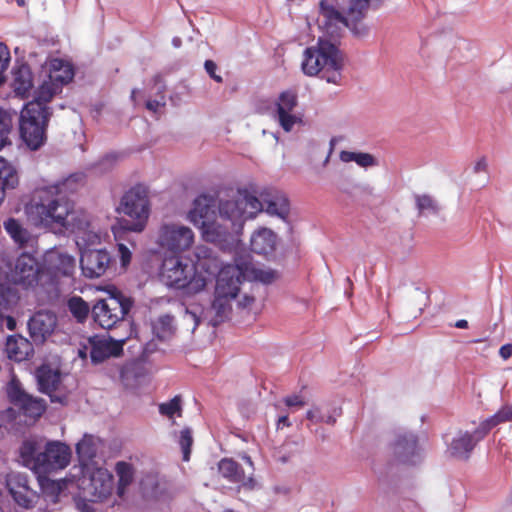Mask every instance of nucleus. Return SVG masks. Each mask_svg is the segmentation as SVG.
Segmentation results:
<instances>
[{"mask_svg":"<svg viewBox=\"0 0 512 512\" xmlns=\"http://www.w3.org/2000/svg\"><path fill=\"white\" fill-rule=\"evenodd\" d=\"M120 379L127 388L136 389L148 382L150 378L142 364L131 363L121 369Z\"/></svg>","mask_w":512,"mask_h":512,"instance_id":"31","label":"nucleus"},{"mask_svg":"<svg viewBox=\"0 0 512 512\" xmlns=\"http://www.w3.org/2000/svg\"><path fill=\"white\" fill-rule=\"evenodd\" d=\"M48 114L37 103H27L19 118L20 138L31 151L39 150L47 140Z\"/></svg>","mask_w":512,"mask_h":512,"instance_id":"9","label":"nucleus"},{"mask_svg":"<svg viewBox=\"0 0 512 512\" xmlns=\"http://www.w3.org/2000/svg\"><path fill=\"white\" fill-rule=\"evenodd\" d=\"M61 90L56 89L53 83L49 80L44 79L42 84L34 91L33 100L29 103H37L40 108L43 109V114L52 115V111L50 107H48V103L53 98V96L59 93Z\"/></svg>","mask_w":512,"mask_h":512,"instance_id":"39","label":"nucleus"},{"mask_svg":"<svg viewBox=\"0 0 512 512\" xmlns=\"http://www.w3.org/2000/svg\"><path fill=\"white\" fill-rule=\"evenodd\" d=\"M214 280L216 282L214 292L228 295L230 298L238 296L242 283H240L239 278L229 269L227 264L221 267Z\"/></svg>","mask_w":512,"mask_h":512,"instance_id":"29","label":"nucleus"},{"mask_svg":"<svg viewBox=\"0 0 512 512\" xmlns=\"http://www.w3.org/2000/svg\"><path fill=\"white\" fill-rule=\"evenodd\" d=\"M6 485L14 501L23 508H32L37 503L40 494L35 491L26 474L11 472L6 477Z\"/></svg>","mask_w":512,"mask_h":512,"instance_id":"20","label":"nucleus"},{"mask_svg":"<svg viewBox=\"0 0 512 512\" xmlns=\"http://www.w3.org/2000/svg\"><path fill=\"white\" fill-rule=\"evenodd\" d=\"M118 158L119 155L117 153H108L99 160L96 167L101 172L108 171L112 169Z\"/></svg>","mask_w":512,"mask_h":512,"instance_id":"55","label":"nucleus"},{"mask_svg":"<svg viewBox=\"0 0 512 512\" xmlns=\"http://www.w3.org/2000/svg\"><path fill=\"white\" fill-rule=\"evenodd\" d=\"M75 241L81 253L86 249H96V246L101 243V235L91 224L75 236Z\"/></svg>","mask_w":512,"mask_h":512,"instance_id":"45","label":"nucleus"},{"mask_svg":"<svg viewBox=\"0 0 512 512\" xmlns=\"http://www.w3.org/2000/svg\"><path fill=\"white\" fill-rule=\"evenodd\" d=\"M184 412V400L181 394H176L167 401L162 402V421L168 427L178 426L177 418H182Z\"/></svg>","mask_w":512,"mask_h":512,"instance_id":"34","label":"nucleus"},{"mask_svg":"<svg viewBox=\"0 0 512 512\" xmlns=\"http://www.w3.org/2000/svg\"><path fill=\"white\" fill-rule=\"evenodd\" d=\"M19 457L25 467L39 474L40 452L37 451L36 442L31 440L23 441L19 449Z\"/></svg>","mask_w":512,"mask_h":512,"instance_id":"40","label":"nucleus"},{"mask_svg":"<svg viewBox=\"0 0 512 512\" xmlns=\"http://www.w3.org/2000/svg\"><path fill=\"white\" fill-rule=\"evenodd\" d=\"M345 13L343 26L348 28L355 38H365L369 35L370 28L364 23L369 8L373 2H349Z\"/></svg>","mask_w":512,"mask_h":512,"instance_id":"21","label":"nucleus"},{"mask_svg":"<svg viewBox=\"0 0 512 512\" xmlns=\"http://www.w3.org/2000/svg\"><path fill=\"white\" fill-rule=\"evenodd\" d=\"M114 258L105 248L86 249L80 253L82 274L89 279L99 278L111 270Z\"/></svg>","mask_w":512,"mask_h":512,"instance_id":"16","label":"nucleus"},{"mask_svg":"<svg viewBox=\"0 0 512 512\" xmlns=\"http://www.w3.org/2000/svg\"><path fill=\"white\" fill-rule=\"evenodd\" d=\"M67 306L72 316L79 323H84L87 320L92 309V307H90L89 304L80 296H72L68 300Z\"/></svg>","mask_w":512,"mask_h":512,"instance_id":"49","label":"nucleus"},{"mask_svg":"<svg viewBox=\"0 0 512 512\" xmlns=\"http://www.w3.org/2000/svg\"><path fill=\"white\" fill-rule=\"evenodd\" d=\"M392 461L407 467H417L425 460V449L420 444L417 433L410 430L395 432L388 445Z\"/></svg>","mask_w":512,"mask_h":512,"instance_id":"10","label":"nucleus"},{"mask_svg":"<svg viewBox=\"0 0 512 512\" xmlns=\"http://www.w3.org/2000/svg\"><path fill=\"white\" fill-rule=\"evenodd\" d=\"M12 87L17 96L27 98L33 88V76L28 65H21L13 71Z\"/></svg>","mask_w":512,"mask_h":512,"instance_id":"33","label":"nucleus"},{"mask_svg":"<svg viewBox=\"0 0 512 512\" xmlns=\"http://www.w3.org/2000/svg\"><path fill=\"white\" fill-rule=\"evenodd\" d=\"M276 277H277V273L275 270H272V269L264 270V269L256 268L251 281L259 282L264 285H269L276 279Z\"/></svg>","mask_w":512,"mask_h":512,"instance_id":"54","label":"nucleus"},{"mask_svg":"<svg viewBox=\"0 0 512 512\" xmlns=\"http://www.w3.org/2000/svg\"><path fill=\"white\" fill-rule=\"evenodd\" d=\"M7 395L12 404L17 406L25 416L37 419L46 410V402L42 398L27 394L17 379H12L7 386Z\"/></svg>","mask_w":512,"mask_h":512,"instance_id":"17","label":"nucleus"},{"mask_svg":"<svg viewBox=\"0 0 512 512\" xmlns=\"http://www.w3.org/2000/svg\"><path fill=\"white\" fill-rule=\"evenodd\" d=\"M26 213L36 226L67 231L75 236L92 224L86 211L76 209L72 202H60L49 190L41 191L37 201L26 206Z\"/></svg>","mask_w":512,"mask_h":512,"instance_id":"1","label":"nucleus"},{"mask_svg":"<svg viewBox=\"0 0 512 512\" xmlns=\"http://www.w3.org/2000/svg\"><path fill=\"white\" fill-rule=\"evenodd\" d=\"M115 472L118 476L116 494L119 498H123L127 487H129L134 480V468L132 464L128 462L119 461L115 465Z\"/></svg>","mask_w":512,"mask_h":512,"instance_id":"41","label":"nucleus"},{"mask_svg":"<svg viewBox=\"0 0 512 512\" xmlns=\"http://www.w3.org/2000/svg\"><path fill=\"white\" fill-rule=\"evenodd\" d=\"M234 298H230L228 295L214 292V299L212 301L211 307L215 312L214 317L210 320V324L213 327H218L221 323L225 321L227 316L225 315L227 311H230V300Z\"/></svg>","mask_w":512,"mask_h":512,"instance_id":"44","label":"nucleus"},{"mask_svg":"<svg viewBox=\"0 0 512 512\" xmlns=\"http://www.w3.org/2000/svg\"><path fill=\"white\" fill-rule=\"evenodd\" d=\"M99 444L100 439L91 434H84L82 439L76 444V453L82 468L89 466L87 463L96 457Z\"/></svg>","mask_w":512,"mask_h":512,"instance_id":"35","label":"nucleus"},{"mask_svg":"<svg viewBox=\"0 0 512 512\" xmlns=\"http://www.w3.org/2000/svg\"><path fill=\"white\" fill-rule=\"evenodd\" d=\"M18 184V175L12 165L0 157V204L4 200L5 190L13 189Z\"/></svg>","mask_w":512,"mask_h":512,"instance_id":"42","label":"nucleus"},{"mask_svg":"<svg viewBox=\"0 0 512 512\" xmlns=\"http://www.w3.org/2000/svg\"><path fill=\"white\" fill-rule=\"evenodd\" d=\"M298 104V96L297 93L293 90H285L282 91L278 96V101L276 102V111L277 112H292L293 109Z\"/></svg>","mask_w":512,"mask_h":512,"instance_id":"50","label":"nucleus"},{"mask_svg":"<svg viewBox=\"0 0 512 512\" xmlns=\"http://www.w3.org/2000/svg\"><path fill=\"white\" fill-rule=\"evenodd\" d=\"M10 60L9 51L5 44L0 43V85L5 81L4 72L8 67Z\"/></svg>","mask_w":512,"mask_h":512,"instance_id":"56","label":"nucleus"},{"mask_svg":"<svg viewBox=\"0 0 512 512\" xmlns=\"http://www.w3.org/2000/svg\"><path fill=\"white\" fill-rule=\"evenodd\" d=\"M229 269L239 278L240 283L251 281L256 267L252 263L250 254L235 255L233 264H227Z\"/></svg>","mask_w":512,"mask_h":512,"instance_id":"38","label":"nucleus"},{"mask_svg":"<svg viewBox=\"0 0 512 512\" xmlns=\"http://www.w3.org/2000/svg\"><path fill=\"white\" fill-rule=\"evenodd\" d=\"M71 459L70 447L60 441H50L40 452L39 474L44 475L67 467Z\"/></svg>","mask_w":512,"mask_h":512,"instance_id":"19","label":"nucleus"},{"mask_svg":"<svg viewBox=\"0 0 512 512\" xmlns=\"http://www.w3.org/2000/svg\"><path fill=\"white\" fill-rule=\"evenodd\" d=\"M238 483L240 484L239 488H243L249 491L259 488V485L253 475H250L249 477H245L244 475L243 480Z\"/></svg>","mask_w":512,"mask_h":512,"instance_id":"62","label":"nucleus"},{"mask_svg":"<svg viewBox=\"0 0 512 512\" xmlns=\"http://www.w3.org/2000/svg\"><path fill=\"white\" fill-rule=\"evenodd\" d=\"M257 200L261 206V212L279 218L289 225V230H292L289 222L291 203L285 192L275 187H264L258 192Z\"/></svg>","mask_w":512,"mask_h":512,"instance_id":"15","label":"nucleus"},{"mask_svg":"<svg viewBox=\"0 0 512 512\" xmlns=\"http://www.w3.org/2000/svg\"><path fill=\"white\" fill-rule=\"evenodd\" d=\"M189 257H162V284L167 288L181 291L183 295H193L204 289L201 279L195 280Z\"/></svg>","mask_w":512,"mask_h":512,"instance_id":"5","label":"nucleus"},{"mask_svg":"<svg viewBox=\"0 0 512 512\" xmlns=\"http://www.w3.org/2000/svg\"><path fill=\"white\" fill-rule=\"evenodd\" d=\"M38 485L46 502L53 504L58 502L61 492L59 482L45 478L43 475H38Z\"/></svg>","mask_w":512,"mask_h":512,"instance_id":"48","label":"nucleus"},{"mask_svg":"<svg viewBox=\"0 0 512 512\" xmlns=\"http://www.w3.org/2000/svg\"><path fill=\"white\" fill-rule=\"evenodd\" d=\"M306 418L315 423H322L324 420V414L322 413L320 407L314 406L312 409L306 412Z\"/></svg>","mask_w":512,"mask_h":512,"instance_id":"61","label":"nucleus"},{"mask_svg":"<svg viewBox=\"0 0 512 512\" xmlns=\"http://www.w3.org/2000/svg\"><path fill=\"white\" fill-rule=\"evenodd\" d=\"M194 242L193 231L180 224H162V257L184 256Z\"/></svg>","mask_w":512,"mask_h":512,"instance_id":"14","label":"nucleus"},{"mask_svg":"<svg viewBox=\"0 0 512 512\" xmlns=\"http://www.w3.org/2000/svg\"><path fill=\"white\" fill-rule=\"evenodd\" d=\"M42 272L43 266L38 263L33 251H24L16 258L11 280L24 289H34L41 293Z\"/></svg>","mask_w":512,"mask_h":512,"instance_id":"12","label":"nucleus"},{"mask_svg":"<svg viewBox=\"0 0 512 512\" xmlns=\"http://www.w3.org/2000/svg\"><path fill=\"white\" fill-rule=\"evenodd\" d=\"M89 499H87L81 491L79 492V498L76 501L77 509L81 512H95V509Z\"/></svg>","mask_w":512,"mask_h":512,"instance_id":"59","label":"nucleus"},{"mask_svg":"<svg viewBox=\"0 0 512 512\" xmlns=\"http://www.w3.org/2000/svg\"><path fill=\"white\" fill-rule=\"evenodd\" d=\"M274 117L285 132H290L293 126L301 121V119L295 114H292V112H277Z\"/></svg>","mask_w":512,"mask_h":512,"instance_id":"53","label":"nucleus"},{"mask_svg":"<svg viewBox=\"0 0 512 512\" xmlns=\"http://www.w3.org/2000/svg\"><path fill=\"white\" fill-rule=\"evenodd\" d=\"M108 294L107 298L96 300L91 309L93 321L106 330L121 322L134 305L131 297L124 295L115 287L109 290Z\"/></svg>","mask_w":512,"mask_h":512,"instance_id":"7","label":"nucleus"},{"mask_svg":"<svg viewBox=\"0 0 512 512\" xmlns=\"http://www.w3.org/2000/svg\"><path fill=\"white\" fill-rule=\"evenodd\" d=\"M216 199L209 194H201L193 201V206L188 213L189 221L196 227H201L202 222L214 220Z\"/></svg>","mask_w":512,"mask_h":512,"instance_id":"23","label":"nucleus"},{"mask_svg":"<svg viewBox=\"0 0 512 512\" xmlns=\"http://www.w3.org/2000/svg\"><path fill=\"white\" fill-rule=\"evenodd\" d=\"M118 253H119V257H120L121 266L123 268H126L131 262V258H132L131 251L129 250V248L126 245L118 244Z\"/></svg>","mask_w":512,"mask_h":512,"instance_id":"58","label":"nucleus"},{"mask_svg":"<svg viewBox=\"0 0 512 512\" xmlns=\"http://www.w3.org/2000/svg\"><path fill=\"white\" fill-rule=\"evenodd\" d=\"M149 189L146 185L138 183L124 192L120 199L117 212L127 216L123 228L132 232L144 230L150 215Z\"/></svg>","mask_w":512,"mask_h":512,"instance_id":"6","label":"nucleus"},{"mask_svg":"<svg viewBox=\"0 0 512 512\" xmlns=\"http://www.w3.org/2000/svg\"><path fill=\"white\" fill-rule=\"evenodd\" d=\"M509 421H512V406H502L493 415L483 420L473 432L460 431L449 445L451 456L462 460L469 459L477 443L483 440L492 428Z\"/></svg>","mask_w":512,"mask_h":512,"instance_id":"4","label":"nucleus"},{"mask_svg":"<svg viewBox=\"0 0 512 512\" xmlns=\"http://www.w3.org/2000/svg\"><path fill=\"white\" fill-rule=\"evenodd\" d=\"M193 277L195 280L201 279L204 282V288L209 282H212L216 274L224 266L219 259L218 253L206 245H198L193 251V257H189Z\"/></svg>","mask_w":512,"mask_h":512,"instance_id":"13","label":"nucleus"},{"mask_svg":"<svg viewBox=\"0 0 512 512\" xmlns=\"http://www.w3.org/2000/svg\"><path fill=\"white\" fill-rule=\"evenodd\" d=\"M47 80L56 86V89L62 90L63 86L69 84L75 75L73 65L61 58H51L46 63Z\"/></svg>","mask_w":512,"mask_h":512,"instance_id":"26","label":"nucleus"},{"mask_svg":"<svg viewBox=\"0 0 512 512\" xmlns=\"http://www.w3.org/2000/svg\"><path fill=\"white\" fill-rule=\"evenodd\" d=\"M145 107L152 114H157L160 108V103L157 100L147 99L144 101Z\"/></svg>","mask_w":512,"mask_h":512,"instance_id":"63","label":"nucleus"},{"mask_svg":"<svg viewBox=\"0 0 512 512\" xmlns=\"http://www.w3.org/2000/svg\"><path fill=\"white\" fill-rule=\"evenodd\" d=\"M320 14L324 17V27L327 39H337V45L340 44V28L338 24L343 25L345 13L340 12L331 2H319Z\"/></svg>","mask_w":512,"mask_h":512,"instance_id":"28","label":"nucleus"},{"mask_svg":"<svg viewBox=\"0 0 512 512\" xmlns=\"http://www.w3.org/2000/svg\"><path fill=\"white\" fill-rule=\"evenodd\" d=\"M340 160L345 163L355 162L358 166L364 168L377 165L376 158L367 152L343 150L340 152Z\"/></svg>","mask_w":512,"mask_h":512,"instance_id":"46","label":"nucleus"},{"mask_svg":"<svg viewBox=\"0 0 512 512\" xmlns=\"http://www.w3.org/2000/svg\"><path fill=\"white\" fill-rule=\"evenodd\" d=\"M204 69H205L206 73L209 75V77L211 79H213L215 82H217V83L223 82L222 76L216 73L218 66L215 61H213L211 59L205 60Z\"/></svg>","mask_w":512,"mask_h":512,"instance_id":"57","label":"nucleus"},{"mask_svg":"<svg viewBox=\"0 0 512 512\" xmlns=\"http://www.w3.org/2000/svg\"><path fill=\"white\" fill-rule=\"evenodd\" d=\"M499 355L504 359L507 360L512 356V344L506 343L502 345L499 349Z\"/></svg>","mask_w":512,"mask_h":512,"instance_id":"64","label":"nucleus"},{"mask_svg":"<svg viewBox=\"0 0 512 512\" xmlns=\"http://www.w3.org/2000/svg\"><path fill=\"white\" fill-rule=\"evenodd\" d=\"M7 357L16 362H21L33 353L31 342L21 335H11L5 343Z\"/></svg>","mask_w":512,"mask_h":512,"instance_id":"30","label":"nucleus"},{"mask_svg":"<svg viewBox=\"0 0 512 512\" xmlns=\"http://www.w3.org/2000/svg\"><path fill=\"white\" fill-rule=\"evenodd\" d=\"M279 237L270 228L259 227L250 237V250L263 256L267 261L280 262L285 257V252H278Z\"/></svg>","mask_w":512,"mask_h":512,"instance_id":"18","label":"nucleus"},{"mask_svg":"<svg viewBox=\"0 0 512 512\" xmlns=\"http://www.w3.org/2000/svg\"><path fill=\"white\" fill-rule=\"evenodd\" d=\"M415 205L419 215H424L427 212L433 215L439 213V206L434 198L428 194H416Z\"/></svg>","mask_w":512,"mask_h":512,"instance_id":"51","label":"nucleus"},{"mask_svg":"<svg viewBox=\"0 0 512 512\" xmlns=\"http://www.w3.org/2000/svg\"><path fill=\"white\" fill-rule=\"evenodd\" d=\"M283 403L287 406V407H302L304 406L306 403L305 401L303 400V398L299 395V394H291V395H287L283 398Z\"/></svg>","mask_w":512,"mask_h":512,"instance_id":"60","label":"nucleus"},{"mask_svg":"<svg viewBox=\"0 0 512 512\" xmlns=\"http://www.w3.org/2000/svg\"><path fill=\"white\" fill-rule=\"evenodd\" d=\"M168 436L174 441L181 449L182 460L188 462L191 458L192 446L194 443L193 430L189 426H184L181 430L170 427Z\"/></svg>","mask_w":512,"mask_h":512,"instance_id":"36","label":"nucleus"},{"mask_svg":"<svg viewBox=\"0 0 512 512\" xmlns=\"http://www.w3.org/2000/svg\"><path fill=\"white\" fill-rule=\"evenodd\" d=\"M344 59L337 39H327L321 36L317 46L305 48L301 63L302 72L306 76H316L321 73V79L327 83L339 84L342 79Z\"/></svg>","mask_w":512,"mask_h":512,"instance_id":"2","label":"nucleus"},{"mask_svg":"<svg viewBox=\"0 0 512 512\" xmlns=\"http://www.w3.org/2000/svg\"><path fill=\"white\" fill-rule=\"evenodd\" d=\"M217 209L220 219L227 225L229 224L230 229L236 235L242 233L247 220L254 219L261 213L257 194L248 187L239 188L234 198L219 199Z\"/></svg>","mask_w":512,"mask_h":512,"instance_id":"3","label":"nucleus"},{"mask_svg":"<svg viewBox=\"0 0 512 512\" xmlns=\"http://www.w3.org/2000/svg\"><path fill=\"white\" fill-rule=\"evenodd\" d=\"M86 176L83 172H75L68 175L66 178L58 181L52 186L41 188L35 192L33 201H37L38 194L43 190H49V194L58 198L60 202H69L64 199V196L69 193H73L78 190L85 183Z\"/></svg>","mask_w":512,"mask_h":512,"instance_id":"24","label":"nucleus"},{"mask_svg":"<svg viewBox=\"0 0 512 512\" xmlns=\"http://www.w3.org/2000/svg\"><path fill=\"white\" fill-rule=\"evenodd\" d=\"M12 115L0 108V150L10 144L9 134L12 130Z\"/></svg>","mask_w":512,"mask_h":512,"instance_id":"52","label":"nucleus"},{"mask_svg":"<svg viewBox=\"0 0 512 512\" xmlns=\"http://www.w3.org/2000/svg\"><path fill=\"white\" fill-rule=\"evenodd\" d=\"M4 228L19 248L33 249L36 244L35 237L14 218L4 222Z\"/></svg>","mask_w":512,"mask_h":512,"instance_id":"32","label":"nucleus"},{"mask_svg":"<svg viewBox=\"0 0 512 512\" xmlns=\"http://www.w3.org/2000/svg\"><path fill=\"white\" fill-rule=\"evenodd\" d=\"M36 380L40 392L51 396L60 383V374L48 365H42L36 370Z\"/></svg>","mask_w":512,"mask_h":512,"instance_id":"37","label":"nucleus"},{"mask_svg":"<svg viewBox=\"0 0 512 512\" xmlns=\"http://www.w3.org/2000/svg\"><path fill=\"white\" fill-rule=\"evenodd\" d=\"M220 475L231 483H238L243 480L244 470L233 458H222L218 464Z\"/></svg>","mask_w":512,"mask_h":512,"instance_id":"43","label":"nucleus"},{"mask_svg":"<svg viewBox=\"0 0 512 512\" xmlns=\"http://www.w3.org/2000/svg\"><path fill=\"white\" fill-rule=\"evenodd\" d=\"M90 359L93 364H100L106 359L118 356L122 353V341H116L112 338H90Z\"/></svg>","mask_w":512,"mask_h":512,"instance_id":"25","label":"nucleus"},{"mask_svg":"<svg viewBox=\"0 0 512 512\" xmlns=\"http://www.w3.org/2000/svg\"><path fill=\"white\" fill-rule=\"evenodd\" d=\"M202 238L209 243L216 244L221 248L232 243L233 232L227 224L221 225L216 221L202 222V226L199 227Z\"/></svg>","mask_w":512,"mask_h":512,"instance_id":"27","label":"nucleus"},{"mask_svg":"<svg viewBox=\"0 0 512 512\" xmlns=\"http://www.w3.org/2000/svg\"><path fill=\"white\" fill-rule=\"evenodd\" d=\"M76 269V259L66 251L54 249L44 257L42 272V293L48 298L59 293V282L62 277H72Z\"/></svg>","mask_w":512,"mask_h":512,"instance_id":"8","label":"nucleus"},{"mask_svg":"<svg viewBox=\"0 0 512 512\" xmlns=\"http://www.w3.org/2000/svg\"><path fill=\"white\" fill-rule=\"evenodd\" d=\"M16 291L6 285H0V330L2 329L5 314L17 303Z\"/></svg>","mask_w":512,"mask_h":512,"instance_id":"47","label":"nucleus"},{"mask_svg":"<svg viewBox=\"0 0 512 512\" xmlns=\"http://www.w3.org/2000/svg\"><path fill=\"white\" fill-rule=\"evenodd\" d=\"M79 491L91 502L105 501L115 489L114 476L103 467L86 466L77 481Z\"/></svg>","mask_w":512,"mask_h":512,"instance_id":"11","label":"nucleus"},{"mask_svg":"<svg viewBox=\"0 0 512 512\" xmlns=\"http://www.w3.org/2000/svg\"><path fill=\"white\" fill-rule=\"evenodd\" d=\"M57 325V318L51 311H38L28 321V330L31 339L36 344H42L53 333Z\"/></svg>","mask_w":512,"mask_h":512,"instance_id":"22","label":"nucleus"}]
</instances>
